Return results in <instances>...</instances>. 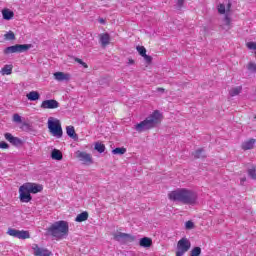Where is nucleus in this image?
<instances>
[{"mask_svg":"<svg viewBox=\"0 0 256 256\" xmlns=\"http://www.w3.org/2000/svg\"><path fill=\"white\" fill-rule=\"evenodd\" d=\"M168 198L170 201H178L184 205H195L197 203V193L186 188H180L170 192Z\"/></svg>","mask_w":256,"mask_h":256,"instance_id":"nucleus-1","label":"nucleus"},{"mask_svg":"<svg viewBox=\"0 0 256 256\" xmlns=\"http://www.w3.org/2000/svg\"><path fill=\"white\" fill-rule=\"evenodd\" d=\"M161 121V112L159 110L154 111L151 115H149L145 120L134 126L135 131L138 133H143L145 131H149L150 129H155L157 125H159Z\"/></svg>","mask_w":256,"mask_h":256,"instance_id":"nucleus-2","label":"nucleus"},{"mask_svg":"<svg viewBox=\"0 0 256 256\" xmlns=\"http://www.w3.org/2000/svg\"><path fill=\"white\" fill-rule=\"evenodd\" d=\"M47 232L55 239H63L69 235V223L65 220L56 221L47 229Z\"/></svg>","mask_w":256,"mask_h":256,"instance_id":"nucleus-3","label":"nucleus"},{"mask_svg":"<svg viewBox=\"0 0 256 256\" xmlns=\"http://www.w3.org/2000/svg\"><path fill=\"white\" fill-rule=\"evenodd\" d=\"M48 129L53 137H56L57 139L63 137V128L61 127V121H59V119L50 117L48 119Z\"/></svg>","mask_w":256,"mask_h":256,"instance_id":"nucleus-4","label":"nucleus"},{"mask_svg":"<svg viewBox=\"0 0 256 256\" xmlns=\"http://www.w3.org/2000/svg\"><path fill=\"white\" fill-rule=\"evenodd\" d=\"M114 241H118V243H121V245H127L129 243H135V241H137V236L118 232L114 234Z\"/></svg>","mask_w":256,"mask_h":256,"instance_id":"nucleus-5","label":"nucleus"},{"mask_svg":"<svg viewBox=\"0 0 256 256\" xmlns=\"http://www.w3.org/2000/svg\"><path fill=\"white\" fill-rule=\"evenodd\" d=\"M33 47L31 44H16L14 46L6 47L4 49V55H10V53H25Z\"/></svg>","mask_w":256,"mask_h":256,"instance_id":"nucleus-6","label":"nucleus"},{"mask_svg":"<svg viewBox=\"0 0 256 256\" xmlns=\"http://www.w3.org/2000/svg\"><path fill=\"white\" fill-rule=\"evenodd\" d=\"M191 249V242L187 238H182L177 243L176 256H183Z\"/></svg>","mask_w":256,"mask_h":256,"instance_id":"nucleus-7","label":"nucleus"},{"mask_svg":"<svg viewBox=\"0 0 256 256\" xmlns=\"http://www.w3.org/2000/svg\"><path fill=\"white\" fill-rule=\"evenodd\" d=\"M8 235L10 237H15L16 239H30L31 234H29V231L27 230H17L14 228H9L7 231Z\"/></svg>","mask_w":256,"mask_h":256,"instance_id":"nucleus-8","label":"nucleus"},{"mask_svg":"<svg viewBox=\"0 0 256 256\" xmlns=\"http://www.w3.org/2000/svg\"><path fill=\"white\" fill-rule=\"evenodd\" d=\"M76 156L83 165H93V156L91 154L78 151Z\"/></svg>","mask_w":256,"mask_h":256,"instance_id":"nucleus-9","label":"nucleus"},{"mask_svg":"<svg viewBox=\"0 0 256 256\" xmlns=\"http://www.w3.org/2000/svg\"><path fill=\"white\" fill-rule=\"evenodd\" d=\"M19 193H20L19 199L21 203H29L33 199V197L31 196V193L27 190V187L25 186V184L20 186Z\"/></svg>","mask_w":256,"mask_h":256,"instance_id":"nucleus-10","label":"nucleus"},{"mask_svg":"<svg viewBox=\"0 0 256 256\" xmlns=\"http://www.w3.org/2000/svg\"><path fill=\"white\" fill-rule=\"evenodd\" d=\"M24 186L30 193H33V194L41 193V191H43V185L41 184L27 182V183H24Z\"/></svg>","mask_w":256,"mask_h":256,"instance_id":"nucleus-11","label":"nucleus"},{"mask_svg":"<svg viewBox=\"0 0 256 256\" xmlns=\"http://www.w3.org/2000/svg\"><path fill=\"white\" fill-rule=\"evenodd\" d=\"M4 137L6 141H9L14 147H21V145H23V141L20 138L13 136L9 132L5 133Z\"/></svg>","mask_w":256,"mask_h":256,"instance_id":"nucleus-12","label":"nucleus"},{"mask_svg":"<svg viewBox=\"0 0 256 256\" xmlns=\"http://www.w3.org/2000/svg\"><path fill=\"white\" fill-rule=\"evenodd\" d=\"M40 107L41 109H57L59 108V102L54 99L44 100Z\"/></svg>","mask_w":256,"mask_h":256,"instance_id":"nucleus-13","label":"nucleus"},{"mask_svg":"<svg viewBox=\"0 0 256 256\" xmlns=\"http://www.w3.org/2000/svg\"><path fill=\"white\" fill-rule=\"evenodd\" d=\"M32 249L35 256H51V251H49L47 248H41L37 244H34L32 246Z\"/></svg>","mask_w":256,"mask_h":256,"instance_id":"nucleus-14","label":"nucleus"},{"mask_svg":"<svg viewBox=\"0 0 256 256\" xmlns=\"http://www.w3.org/2000/svg\"><path fill=\"white\" fill-rule=\"evenodd\" d=\"M99 43L102 47H107L111 43V36L109 33L99 34Z\"/></svg>","mask_w":256,"mask_h":256,"instance_id":"nucleus-15","label":"nucleus"},{"mask_svg":"<svg viewBox=\"0 0 256 256\" xmlns=\"http://www.w3.org/2000/svg\"><path fill=\"white\" fill-rule=\"evenodd\" d=\"M256 140L254 138H251L245 142L242 143V149L243 151H249V149H253L255 147Z\"/></svg>","mask_w":256,"mask_h":256,"instance_id":"nucleus-16","label":"nucleus"},{"mask_svg":"<svg viewBox=\"0 0 256 256\" xmlns=\"http://www.w3.org/2000/svg\"><path fill=\"white\" fill-rule=\"evenodd\" d=\"M54 79L56 81H69V79H71V75L65 74L63 72H56L54 73Z\"/></svg>","mask_w":256,"mask_h":256,"instance_id":"nucleus-17","label":"nucleus"},{"mask_svg":"<svg viewBox=\"0 0 256 256\" xmlns=\"http://www.w3.org/2000/svg\"><path fill=\"white\" fill-rule=\"evenodd\" d=\"M2 16L3 19H5L6 21H11V19H13V17L15 16V13L6 8L2 10Z\"/></svg>","mask_w":256,"mask_h":256,"instance_id":"nucleus-18","label":"nucleus"},{"mask_svg":"<svg viewBox=\"0 0 256 256\" xmlns=\"http://www.w3.org/2000/svg\"><path fill=\"white\" fill-rule=\"evenodd\" d=\"M29 101H39L41 94L37 91H31L26 95Z\"/></svg>","mask_w":256,"mask_h":256,"instance_id":"nucleus-19","label":"nucleus"},{"mask_svg":"<svg viewBox=\"0 0 256 256\" xmlns=\"http://www.w3.org/2000/svg\"><path fill=\"white\" fill-rule=\"evenodd\" d=\"M89 219V213L87 211L82 212L77 215L75 218L76 223H83V221H87Z\"/></svg>","mask_w":256,"mask_h":256,"instance_id":"nucleus-20","label":"nucleus"},{"mask_svg":"<svg viewBox=\"0 0 256 256\" xmlns=\"http://www.w3.org/2000/svg\"><path fill=\"white\" fill-rule=\"evenodd\" d=\"M51 158L54 159V161H61L63 159V153H61L58 149L52 150Z\"/></svg>","mask_w":256,"mask_h":256,"instance_id":"nucleus-21","label":"nucleus"},{"mask_svg":"<svg viewBox=\"0 0 256 256\" xmlns=\"http://www.w3.org/2000/svg\"><path fill=\"white\" fill-rule=\"evenodd\" d=\"M66 133H67L68 137H70L71 139H77V133H75V127L67 126Z\"/></svg>","mask_w":256,"mask_h":256,"instance_id":"nucleus-22","label":"nucleus"},{"mask_svg":"<svg viewBox=\"0 0 256 256\" xmlns=\"http://www.w3.org/2000/svg\"><path fill=\"white\" fill-rule=\"evenodd\" d=\"M152 243L153 241L148 237H144L139 241L140 247H151Z\"/></svg>","mask_w":256,"mask_h":256,"instance_id":"nucleus-23","label":"nucleus"},{"mask_svg":"<svg viewBox=\"0 0 256 256\" xmlns=\"http://www.w3.org/2000/svg\"><path fill=\"white\" fill-rule=\"evenodd\" d=\"M194 159H205V150L203 148H199L193 153Z\"/></svg>","mask_w":256,"mask_h":256,"instance_id":"nucleus-24","label":"nucleus"},{"mask_svg":"<svg viewBox=\"0 0 256 256\" xmlns=\"http://www.w3.org/2000/svg\"><path fill=\"white\" fill-rule=\"evenodd\" d=\"M242 90L243 88L241 86L231 88L229 91V95L230 97H237V95H239V93H241Z\"/></svg>","mask_w":256,"mask_h":256,"instance_id":"nucleus-25","label":"nucleus"},{"mask_svg":"<svg viewBox=\"0 0 256 256\" xmlns=\"http://www.w3.org/2000/svg\"><path fill=\"white\" fill-rule=\"evenodd\" d=\"M2 75H11L13 73V66L12 65H5L1 69Z\"/></svg>","mask_w":256,"mask_h":256,"instance_id":"nucleus-26","label":"nucleus"},{"mask_svg":"<svg viewBox=\"0 0 256 256\" xmlns=\"http://www.w3.org/2000/svg\"><path fill=\"white\" fill-rule=\"evenodd\" d=\"M113 155H125L127 153V149L122 147V148H115L112 150Z\"/></svg>","mask_w":256,"mask_h":256,"instance_id":"nucleus-27","label":"nucleus"},{"mask_svg":"<svg viewBox=\"0 0 256 256\" xmlns=\"http://www.w3.org/2000/svg\"><path fill=\"white\" fill-rule=\"evenodd\" d=\"M223 29H226V31H229V29H231V18H229V16H225L224 18V27Z\"/></svg>","mask_w":256,"mask_h":256,"instance_id":"nucleus-28","label":"nucleus"},{"mask_svg":"<svg viewBox=\"0 0 256 256\" xmlns=\"http://www.w3.org/2000/svg\"><path fill=\"white\" fill-rule=\"evenodd\" d=\"M4 39L6 41H15V33L13 31H9L4 35Z\"/></svg>","mask_w":256,"mask_h":256,"instance_id":"nucleus-29","label":"nucleus"},{"mask_svg":"<svg viewBox=\"0 0 256 256\" xmlns=\"http://www.w3.org/2000/svg\"><path fill=\"white\" fill-rule=\"evenodd\" d=\"M95 150L98 151V153H105V145L103 143L97 142L95 144Z\"/></svg>","mask_w":256,"mask_h":256,"instance_id":"nucleus-30","label":"nucleus"},{"mask_svg":"<svg viewBox=\"0 0 256 256\" xmlns=\"http://www.w3.org/2000/svg\"><path fill=\"white\" fill-rule=\"evenodd\" d=\"M247 70L249 73H256V63L255 62H249L247 64Z\"/></svg>","mask_w":256,"mask_h":256,"instance_id":"nucleus-31","label":"nucleus"},{"mask_svg":"<svg viewBox=\"0 0 256 256\" xmlns=\"http://www.w3.org/2000/svg\"><path fill=\"white\" fill-rule=\"evenodd\" d=\"M190 256H201V247H194L191 250Z\"/></svg>","mask_w":256,"mask_h":256,"instance_id":"nucleus-32","label":"nucleus"},{"mask_svg":"<svg viewBox=\"0 0 256 256\" xmlns=\"http://www.w3.org/2000/svg\"><path fill=\"white\" fill-rule=\"evenodd\" d=\"M136 49L139 55H141V57H144V55H147V49H145L144 46H137Z\"/></svg>","mask_w":256,"mask_h":256,"instance_id":"nucleus-33","label":"nucleus"},{"mask_svg":"<svg viewBox=\"0 0 256 256\" xmlns=\"http://www.w3.org/2000/svg\"><path fill=\"white\" fill-rule=\"evenodd\" d=\"M183 5H185V0H177L176 9L181 11V9H183Z\"/></svg>","mask_w":256,"mask_h":256,"instance_id":"nucleus-34","label":"nucleus"},{"mask_svg":"<svg viewBox=\"0 0 256 256\" xmlns=\"http://www.w3.org/2000/svg\"><path fill=\"white\" fill-rule=\"evenodd\" d=\"M185 228L188 230L194 229L195 228V223L193 221L189 220L185 223Z\"/></svg>","mask_w":256,"mask_h":256,"instance_id":"nucleus-35","label":"nucleus"},{"mask_svg":"<svg viewBox=\"0 0 256 256\" xmlns=\"http://www.w3.org/2000/svg\"><path fill=\"white\" fill-rule=\"evenodd\" d=\"M248 175L251 177V179H256V170L255 168L249 169L248 170Z\"/></svg>","mask_w":256,"mask_h":256,"instance_id":"nucleus-36","label":"nucleus"},{"mask_svg":"<svg viewBox=\"0 0 256 256\" xmlns=\"http://www.w3.org/2000/svg\"><path fill=\"white\" fill-rule=\"evenodd\" d=\"M218 13H220V15H225V4H220L218 6Z\"/></svg>","mask_w":256,"mask_h":256,"instance_id":"nucleus-37","label":"nucleus"},{"mask_svg":"<svg viewBox=\"0 0 256 256\" xmlns=\"http://www.w3.org/2000/svg\"><path fill=\"white\" fill-rule=\"evenodd\" d=\"M142 57H144V61H145L146 63H148V65L151 63V61H153V57H151V56H149V55H147V54H145V55L142 56Z\"/></svg>","mask_w":256,"mask_h":256,"instance_id":"nucleus-38","label":"nucleus"},{"mask_svg":"<svg viewBox=\"0 0 256 256\" xmlns=\"http://www.w3.org/2000/svg\"><path fill=\"white\" fill-rule=\"evenodd\" d=\"M13 121L14 123H21V117L19 114H14L13 115Z\"/></svg>","mask_w":256,"mask_h":256,"instance_id":"nucleus-39","label":"nucleus"},{"mask_svg":"<svg viewBox=\"0 0 256 256\" xmlns=\"http://www.w3.org/2000/svg\"><path fill=\"white\" fill-rule=\"evenodd\" d=\"M0 149H9V144L7 142H0Z\"/></svg>","mask_w":256,"mask_h":256,"instance_id":"nucleus-40","label":"nucleus"},{"mask_svg":"<svg viewBox=\"0 0 256 256\" xmlns=\"http://www.w3.org/2000/svg\"><path fill=\"white\" fill-rule=\"evenodd\" d=\"M75 61L80 65H82L83 67H85V69H87V63L83 62V60L76 58Z\"/></svg>","mask_w":256,"mask_h":256,"instance_id":"nucleus-41","label":"nucleus"},{"mask_svg":"<svg viewBox=\"0 0 256 256\" xmlns=\"http://www.w3.org/2000/svg\"><path fill=\"white\" fill-rule=\"evenodd\" d=\"M157 91H160L161 93L165 92L164 88H157Z\"/></svg>","mask_w":256,"mask_h":256,"instance_id":"nucleus-42","label":"nucleus"},{"mask_svg":"<svg viewBox=\"0 0 256 256\" xmlns=\"http://www.w3.org/2000/svg\"><path fill=\"white\" fill-rule=\"evenodd\" d=\"M99 23H102V24H104V23H105V19H103V18H100V19H99Z\"/></svg>","mask_w":256,"mask_h":256,"instance_id":"nucleus-43","label":"nucleus"},{"mask_svg":"<svg viewBox=\"0 0 256 256\" xmlns=\"http://www.w3.org/2000/svg\"><path fill=\"white\" fill-rule=\"evenodd\" d=\"M246 179L245 178H242L241 179V183H245Z\"/></svg>","mask_w":256,"mask_h":256,"instance_id":"nucleus-44","label":"nucleus"},{"mask_svg":"<svg viewBox=\"0 0 256 256\" xmlns=\"http://www.w3.org/2000/svg\"><path fill=\"white\" fill-rule=\"evenodd\" d=\"M231 8V3H228V9H230Z\"/></svg>","mask_w":256,"mask_h":256,"instance_id":"nucleus-45","label":"nucleus"},{"mask_svg":"<svg viewBox=\"0 0 256 256\" xmlns=\"http://www.w3.org/2000/svg\"><path fill=\"white\" fill-rule=\"evenodd\" d=\"M129 63H130V64H133V63H134V61H133V60H129Z\"/></svg>","mask_w":256,"mask_h":256,"instance_id":"nucleus-46","label":"nucleus"},{"mask_svg":"<svg viewBox=\"0 0 256 256\" xmlns=\"http://www.w3.org/2000/svg\"><path fill=\"white\" fill-rule=\"evenodd\" d=\"M254 119H256V116L254 117Z\"/></svg>","mask_w":256,"mask_h":256,"instance_id":"nucleus-47","label":"nucleus"}]
</instances>
